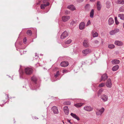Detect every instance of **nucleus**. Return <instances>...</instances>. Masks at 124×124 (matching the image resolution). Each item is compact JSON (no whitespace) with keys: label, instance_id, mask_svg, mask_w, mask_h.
I'll return each instance as SVG.
<instances>
[{"label":"nucleus","instance_id":"29","mask_svg":"<svg viewBox=\"0 0 124 124\" xmlns=\"http://www.w3.org/2000/svg\"><path fill=\"white\" fill-rule=\"evenodd\" d=\"M26 33L28 35L31 36L32 34V32L31 30H28L27 31Z\"/></svg>","mask_w":124,"mask_h":124},{"label":"nucleus","instance_id":"18","mask_svg":"<svg viewBox=\"0 0 124 124\" xmlns=\"http://www.w3.org/2000/svg\"><path fill=\"white\" fill-rule=\"evenodd\" d=\"M85 26V23L84 22L81 23L79 25V27L80 30H82L83 29Z\"/></svg>","mask_w":124,"mask_h":124},{"label":"nucleus","instance_id":"27","mask_svg":"<svg viewBox=\"0 0 124 124\" xmlns=\"http://www.w3.org/2000/svg\"><path fill=\"white\" fill-rule=\"evenodd\" d=\"M118 17L121 20H124V15L123 14H119L118 15Z\"/></svg>","mask_w":124,"mask_h":124},{"label":"nucleus","instance_id":"53","mask_svg":"<svg viewBox=\"0 0 124 124\" xmlns=\"http://www.w3.org/2000/svg\"><path fill=\"white\" fill-rule=\"evenodd\" d=\"M39 4V3H37V5H38V4Z\"/></svg>","mask_w":124,"mask_h":124},{"label":"nucleus","instance_id":"48","mask_svg":"<svg viewBox=\"0 0 124 124\" xmlns=\"http://www.w3.org/2000/svg\"><path fill=\"white\" fill-rule=\"evenodd\" d=\"M6 95H7V98H6V99H8V100H9V96H8V94H6Z\"/></svg>","mask_w":124,"mask_h":124},{"label":"nucleus","instance_id":"7","mask_svg":"<svg viewBox=\"0 0 124 124\" xmlns=\"http://www.w3.org/2000/svg\"><path fill=\"white\" fill-rule=\"evenodd\" d=\"M84 109L86 111L90 112L93 110V108L90 106H86L84 107Z\"/></svg>","mask_w":124,"mask_h":124},{"label":"nucleus","instance_id":"39","mask_svg":"<svg viewBox=\"0 0 124 124\" xmlns=\"http://www.w3.org/2000/svg\"><path fill=\"white\" fill-rule=\"evenodd\" d=\"M77 22L76 21H73L72 22H71L70 23V24L71 25H73L74 24H75Z\"/></svg>","mask_w":124,"mask_h":124},{"label":"nucleus","instance_id":"8","mask_svg":"<svg viewBox=\"0 0 124 124\" xmlns=\"http://www.w3.org/2000/svg\"><path fill=\"white\" fill-rule=\"evenodd\" d=\"M70 17L69 16H63L62 17V20L64 22H65L68 21Z\"/></svg>","mask_w":124,"mask_h":124},{"label":"nucleus","instance_id":"49","mask_svg":"<svg viewBox=\"0 0 124 124\" xmlns=\"http://www.w3.org/2000/svg\"><path fill=\"white\" fill-rule=\"evenodd\" d=\"M68 122L70 124L71 123L70 122V120H68Z\"/></svg>","mask_w":124,"mask_h":124},{"label":"nucleus","instance_id":"11","mask_svg":"<svg viewBox=\"0 0 124 124\" xmlns=\"http://www.w3.org/2000/svg\"><path fill=\"white\" fill-rule=\"evenodd\" d=\"M108 77L107 74H103L101 76L100 81H105L107 79Z\"/></svg>","mask_w":124,"mask_h":124},{"label":"nucleus","instance_id":"17","mask_svg":"<svg viewBox=\"0 0 124 124\" xmlns=\"http://www.w3.org/2000/svg\"><path fill=\"white\" fill-rule=\"evenodd\" d=\"M120 62L119 60L116 59L113 60L111 61V63L112 64H119Z\"/></svg>","mask_w":124,"mask_h":124},{"label":"nucleus","instance_id":"15","mask_svg":"<svg viewBox=\"0 0 124 124\" xmlns=\"http://www.w3.org/2000/svg\"><path fill=\"white\" fill-rule=\"evenodd\" d=\"M83 46L85 47H87L89 46L88 41L86 40H84L83 43Z\"/></svg>","mask_w":124,"mask_h":124},{"label":"nucleus","instance_id":"47","mask_svg":"<svg viewBox=\"0 0 124 124\" xmlns=\"http://www.w3.org/2000/svg\"><path fill=\"white\" fill-rule=\"evenodd\" d=\"M94 43H98V41L97 40H95L94 41Z\"/></svg>","mask_w":124,"mask_h":124},{"label":"nucleus","instance_id":"36","mask_svg":"<svg viewBox=\"0 0 124 124\" xmlns=\"http://www.w3.org/2000/svg\"><path fill=\"white\" fill-rule=\"evenodd\" d=\"M115 19L116 24V25L118 24L119 23V22L117 21V17H115Z\"/></svg>","mask_w":124,"mask_h":124},{"label":"nucleus","instance_id":"16","mask_svg":"<svg viewBox=\"0 0 124 124\" xmlns=\"http://www.w3.org/2000/svg\"><path fill=\"white\" fill-rule=\"evenodd\" d=\"M49 3L48 2H47L46 4H42L40 6L41 8L42 9H44L45 8V7L49 5Z\"/></svg>","mask_w":124,"mask_h":124},{"label":"nucleus","instance_id":"1","mask_svg":"<svg viewBox=\"0 0 124 124\" xmlns=\"http://www.w3.org/2000/svg\"><path fill=\"white\" fill-rule=\"evenodd\" d=\"M96 113L97 116H101V114L103 113L105 109L104 108L102 107L100 109L98 108L96 109Z\"/></svg>","mask_w":124,"mask_h":124},{"label":"nucleus","instance_id":"52","mask_svg":"<svg viewBox=\"0 0 124 124\" xmlns=\"http://www.w3.org/2000/svg\"><path fill=\"white\" fill-rule=\"evenodd\" d=\"M3 102L4 103H5L6 102H5L4 100L3 101Z\"/></svg>","mask_w":124,"mask_h":124},{"label":"nucleus","instance_id":"43","mask_svg":"<svg viewBox=\"0 0 124 124\" xmlns=\"http://www.w3.org/2000/svg\"><path fill=\"white\" fill-rule=\"evenodd\" d=\"M68 72V70H66V69L62 71V72L64 73H67Z\"/></svg>","mask_w":124,"mask_h":124},{"label":"nucleus","instance_id":"42","mask_svg":"<svg viewBox=\"0 0 124 124\" xmlns=\"http://www.w3.org/2000/svg\"><path fill=\"white\" fill-rule=\"evenodd\" d=\"M26 37L24 38L23 40V43L25 44H26Z\"/></svg>","mask_w":124,"mask_h":124},{"label":"nucleus","instance_id":"50","mask_svg":"<svg viewBox=\"0 0 124 124\" xmlns=\"http://www.w3.org/2000/svg\"><path fill=\"white\" fill-rule=\"evenodd\" d=\"M95 0H90V1H91L93 2Z\"/></svg>","mask_w":124,"mask_h":124},{"label":"nucleus","instance_id":"25","mask_svg":"<svg viewBox=\"0 0 124 124\" xmlns=\"http://www.w3.org/2000/svg\"><path fill=\"white\" fill-rule=\"evenodd\" d=\"M83 104V103H78L75 104L74 106L77 108H79L82 106Z\"/></svg>","mask_w":124,"mask_h":124},{"label":"nucleus","instance_id":"6","mask_svg":"<svg viewBox=\"0 0 124 124\" xmlns=\"http://www.w3.org/2000/svg\"><path fill=\"white\" fill-rule=\"evenodd\" d=\"M101 98L102 101L104 102L107 101L108 99V96L105 94L102 95L101 97Z\"/></svg>","mask_w":124,"mask_h":124},{"label":"nucleus","instance_id":"33","mask_svg":"<svg viewBox=\"0 0 124 124\" xmlns=\"http://www.w3.org/2000/svg\"><path fill=\"white\" fill-rule=\"evenodd\" d=\"M71 42V40L70 39L67 40V41H66L65 42V44H70Z\"/></svg>","mask_w":124,"mask_h":124},{"label":"nucleus","instance_id":"2","mask_svg":"<svg viewBox=\"0 0 124 124\" xmlns=\"http://www.w3.org/2000/svg\"><path fill=\"white\" fill-rule=\"evenodd\" d=\"M25 72L26 74L30 75L32 73V69L31 68L26 67L25 69Z\"/></svg>","mask_w":124,"mask_h":124},{"label":"nucleus","instance_id":"37","mask_svg":"<svg viewBox=\"0 0 124 124\" xmlns=\"http://www.w3.org/2000/svg\"><path fill=\"white\" fill-rule=\"evenodd\" d=\"M93 37H97L98 36V34L97 32H95L93 34Z\"/></svg>","mask_w":124,"mask_h":124},{"label":"nucleus","instance_id":"32","mask_svg":"<svg viewBox=\"0 0 124 124\" xmlns=\"http://www.w3.org/2000/svg\"><path fill=\"white\" fill-rule=\"evenodd\" d=\"M60 75L59 72V71H57L56 74L54 75V77L56 78L57 77H58Z\"/></svg>","mask_w":124,"mask_h":124},{"label":"nucleus","instance_id":"19","mask_svg":"<svg viewBox=\"0 0 124 124\" xmlns=\"http://www.w3.org/2000/svg\"><path fill=\"white\" fill-rule=\"evenodd\" d=\"M31 79L34 84H36L37 83V78L35 76H33L31 78Z\"/></svg>","mask_w":124,"mask_h":124},{"label":"nucleus","instance_id":"45","mask_svg":"<svg viewBox=\"0 0 124 124\" xmlns=\"http://www.w3.org/2000/svg\"><path fill=\"white\" fill-rule=\"evenodd\" d=\"M89 4H87L85 6V8H87L88 7H89Z\"/></svg>","mask_w":124,"mask_h":124},{"label":"nucleus","instance_id":"13","mask_svg":"<svg viewBox=\"0 0 124 124\" xmlns=\"http://www.w3.org/2000/svg\"><path fill=\"white\" fill-rule=\"evenodd\" d=\"M96 6L97 10L98 11L100 10L101 8V3L99 1H98L97 2Z\"/></svg>","mask_w":124,"mask_h":124},{"label":"nucleus","instance_id":"9","mask_svg":"<svg viewBox=\"0 0 124 124\" xmlns=\"http://www.w3.org/2000/svg\"><path fill=\"white\" fill-rule=\"evenodd\" d=\"M119 31V29H116L113 30L109 32V34L111 35H113L118 32Z\"/></svg>","mask_w":124,"mask_h":124},{"label":"nucleus","instance_id":"51","mask_svg":"<svg viewBox=\"0 0 124 124\" xmlns=\"http://www.w3.org/2000/svg\"><path fill=\"white\" fill-rule=\"evenodd\" d=\"M46 0H44V1H43V3H45V2H46Z\"/></svg>","mask_w":124,"mask_h":124},{"label":"nucleus","instance_id":"20","mask_svg":"<svg viewBox=\"0 0 124 124\" xmlns=\"http://www.w3.org/2000/svg\"><path fill=\"white\" fill-rule=\"evenodd\" d=\"M115 45L118 46H122L123 45V43L121 41H116L115 42Z\"/></svg>","mask_w":124,"mask_h":124},{"label":"nucleus","instance_id":"23","mask_svg":"<svg viewBox=\"0 0 124 124\" xmlns=\"http://www.w3.org/2000/svg\"><path fill=\"white\" fill-rule=\"evenodd\" d=\"M67 8L70 10L73 11L75 10V9L74 6L73 5L69 6H68Z\"/></svg>","mask_w":124,"mask_h":124},{"label":"nucleus","instance_id":"44","mask_svg":"<svg viewBox=\"0 0 124 124\" xmlns=\"http://www.w3.org/2000/svg\"><path fill=\"white\" fill-rule=\"evenodd\" d=\"M90 23H91V22H90V20H89L88 21V22H87V23L86 26H88L90 24Z\"/></svg>","mask_w":124,"mask_h":124},{"label":"nucleus","instance_id":"4","mask_svg":"<svg viewBox=\"0 0 124 124\" xmlns=\"http://www.w3.org/2000/svg\"><path fill=\"white\" fill-rule=\"evenodd\" d=\"M91 52V50L89 49H86L83 50L82 53L84 56L86 55L87 54L90 53Z\"/></svg>","mask_w":124,"mask_h":124},{"label":"nucleus","instance_id":"22","mask_svg":"<svg viewBox=\"0 0 124 124\" xmlns=\"http://www.w3.org/2000/svg\"><path fill=\"white\" fill-rule=\"evenodd\" d=\"M70 115L74 118L76 119L78 121L80 120L79 117L77 116L75 114L71 113L70 114Z\"/></svg>","mask_w":124,"mask_h":124},{"label":"nucleus","instance_id":"35","mask_svg":"<svg viewBox=\"0 0 124 124\" xmlns=\"http://www.w3.org/2000/svg\"><path fill=\"white\" fill-rule=\"evenodd\" d=\"M103 89H100L98 91V94L99 95L103 91Z\"/></svg>","mask_w":124,"mask_h":124},{"label":"nucleus","instance_id":"46","mask_svg":"<svg viewBox=\"0 0 124 124\" xmlns=\"http://www.w3.org/2000/svg\"><path fill=\"white\" fill-rule=\"evenodd\" d=\"M84 0H77V1L78 2H80L83 1Z\"/></svg>","mask_w":124,"mask_h":124},{"label":"nucleus","instance_id":"54","mask_svg":"<svg viewBox=\"0 0 124 124\" xmlns=\"http://www.w3.org/2000/svg\"><path fill=\"white\" fill-rule=\"evenodd\" d=\"M123 28L124 29V23L123 24Z\"/></svg>","mask_w":124,"mask_h":124},{"label":"nucleus","instance_id":"30","mask_svg":"<svg viewBox=\"0 0 124 124\" xmlns=\"http://www.w3.org/2000/svg\"><path fill=\"white\" fill-rule=\"evenodd\" d=\"M108 47L109 48L111 49L114 48L115 47V46L113 44H110L108 45Z\"/></svg>","mask_w":124,"mask_h":124},{"label":"nucleus","instance_id":"5","mask_svg":"<svg viewBox=\"0 0 124 124\" xmlns=\"http://www.w3.org/2000/svg\"><path fill=\"white\" fill-rule=\"evenodd\" d=\"M106 86L108 88H111L112 86V84L111 82V80L110 79H108L106 83Z\"/></svg>","mask_w":124,"mask_h":124},{"label":"nucleus","instance_id":"26","mask_svg":"<svg viewBox=\"0 0 124 124\" xmlns=\"http://www.w3.org/2000/svg\"><path fill=\"white\" fill-rule=\"evenodd\" d=\"M106 7L108 8H109L111 6V3L109 1H108L106 2Z\"/></svg>","mask_w":124,"mask_h":124},{"label":"nucleus","instance_id":"40","mask_svg":"<svg viewBox=\"0 0 124 124\" xmlns=\"http://www.w3.org/2000/svg\"><path fill=\"white\" fill-rule=\"evenodd\" d=\"M119 11L121 12H123L124 11V8L121 7L120 8Z\"/></svg>","mask_w":124,"mask_h":124},{"label":"nucleus","instance_id":"10","mask_svg":"<svg viewBox=\"0 0 124 124\" xmlns=\"http://www.w3.org/2000/svg\"><path fill=\"white\" fill-rule=\"evenodd\" d=\"M63 109L65 114L66 115H68L69 111L68 107L67 106H65L63 108Z\"/></svg>","mask_w":124,"mask_h":124},{"label":"nucleus","instance_id":"34","mask_svg":"<svg viewBox=\"0 0 124 124\" xmlns=\"http://www.w3.org/2000/svg\"><path fill=\"white\" fill-rule=\"evenodd\" d=\"M64 104L66 105H69L70 104L71 102L69 101H65L64 102Z\"/></svg>","mask_w":124,"mask_h":124},{"label":"nucleus","instance_id":"38","mask_svg":"<svg viewBox=\"0 0 124 124\" xmlns=\"http://www.w3.org/2000/svg\"><path fill=\"white\" fill-rule=\"evenodd\" d=\"M105 85V84L104 83H101L99 85V87H103Z\"/></svg>","mask_w":124,"mask_h":124},{"label":"nucleus","instance_id":"28","mask_svg":"<svg viewBox=\"0 0 124 124\" xmlns=\"http://www.w3.org/2000/svg\"><path fill=\"white\" fill-rule=\"evenodd\" d=\"M94 10L92 9L90 13V17L91 18H93V17L94 15Z\"/></svg>","mask_w":124,"mask_h":124},{"label":"nucleus","instance_id":"31","mask_svg":"<svg viewBox=\"0 0 124 124\" xmlns=\"http://www.w3.org/2000/svg\"><path fill=\"white\" fill-rule=\"evenodd\" d=\"M117 2L118 4H124V0H118Z\"/></svg>","mask_w":124,"mask_h":124},{"label":"nucleus","instance_id":"14","mask_svg":"<svg viewBox=\"0 0 124 124\" xmlns=\"http://www.w3.org/2000/svg\"><path fill=\"white\" fill-rule=\"evenodd\" d=\"M52 109L54 114H57L59 112L56 107L54 106H53L52 108Z\"/></svg>","mask_w":124,"mask_h":124},{"label":"nucleus","instance_id":"41","mask_svg":"<svg viewBox=\"0 0 124 124\" xmlns=\"http://www.w3.org/2000/svg\"><path fill=\"white\" fill-rule=\"evenodd\" d=\"M70 13V11L66 10L65 11V14L66 15H68Z\"/></svg>","mask_w":124,"mask_h":124},{"label":"nucleus","instance_id":"3","mask_svg":"<svg viewBox=\"0 0 124 124\" xmlns=\"http://www.w3.org/2000/svg\"><path fill=\"white\" fill-rule=\"evenodd\" d=\"M68 36V32L66 31H65L61 35V38L62 39H64Z\"/></svg>","mask_w":124,"mask_h":124},{"label":"nucleus","instance_id":"21","mask_svg":"<svg viewBox=\"0 0 124 124\" xmlns=\"http://www.w3.org/2000/svg\"><path fill=\"white\" fill-rule=\"evenodd\" d=\"M114 21L113 19L111 17L108 20V23L109 25H111L114 23Z\"/></svg>","mask_w":124,"mask_h":124},{"label":"nucleus","instance_id":"12","mask_svg":"<svg viewBox=\"0 0 124 124\" xmlns=\"http://www.w3.org/2000/svg\"><path fill=\"white\" fill-rule=\"evenodd\" d=\"M69 64V63L67 62L64 61L61 62L60 65L62 67H65L68 66Z\"/></svg>","mask_w":124,"mask_h":124},{"label":"nucleus","instance_id":"24","mask_svg":"<svg viewBox=\"0 0 124 124\" xmlns=\"http://www.w3.org/2000/svg\"><path fill=\"white\" fill-rule=\"evenodd\" d=\"M119 66L118 65H116L113 66L112 69V70L114 71L117 70L119 68Z\"/></svg>","mask_w":124,"mask_h":124}]
</instances>
